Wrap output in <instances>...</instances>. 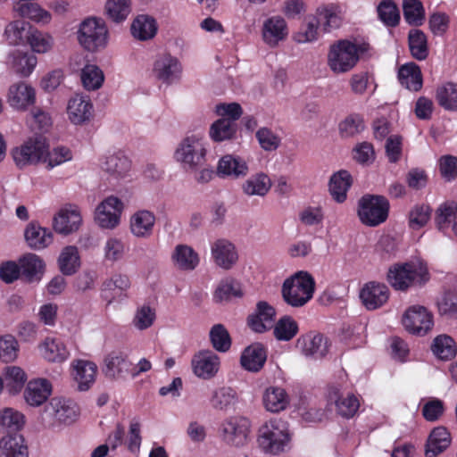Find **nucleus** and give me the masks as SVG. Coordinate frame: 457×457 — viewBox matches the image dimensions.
I'll return each mask as SVG.
<instances>
[{
	"label": "nucleus",
	"instance_id": "1",
	"mask_svg": "<svg viewBox=\"0 0 457 457\" xmlns=\"http://www.w3.org/2000/svg\"><path fill=\"white\" fill-rule=\"evenodd\" d=\"M315 281L307 271H298L287 278L282 285V297L288 305L300 308L313 296Z\"/></svg>",
	"mask_w": 457,
	"mask_h": 457
},
{
	"label": "nucleus",
	"instance_id": "2",
	"mask_svg": "<svg viewBox=\"0 0 457 457\" xmlns=\"http://www.w3.org/2000/svg\"><path fill=\"white\" fill-rule=\"evenodd\" d=\"M290 440L288 425L282 420H270L259 429L258 444L266 453L276 455L284 452Z\"/></svg>",
	"mask_w": 457,
	"mask_h": 457
},
{
	"label": "nucleus",
	"instance_id": "3",
	"mask_svg": "<svg viewBox=\"0 0 457 457\" xmlns=\"http://www.w3.org/2000/svg\"><path fill=\"white\" fill-rule=\"evenodd\" d=\"M369 48L367 44H354L340 40L330 46L328 56L329 68L336 73H345L352 70L359 61L360 54Z\"/></svg>",
	"mask_w": 457,
	"mask_h": 457
},
{
	"label": "nucleus",
	"instance_id": "4",
	"mask_svg": "<svg viewBox=\"0 0 457 457\" xmlns=\"http://www.w3.org/2000/svg\"><path fill=\"white\" fill-rule=\"evenodd\" d=\"M206 143L201 135L186 137L175 151V158L183 167L191 171L202 168L206 162Z\"/></svg>",
	"mask_w": 457,
	"mask_h": 457
},
{
	"label": "nucleus",
	"instance_id": "5",
	"mask_svg": "<svg viewBox=\"0 0 457 457\" xmlns=\"http://www.w3.org/2000/svg\"><path fill=\"white\" fill-rule=\"evenodd\" d=\"M389 207V202L385 196L367 194L358 201L357 214L365 226L377 227L386 220Z\"/></svg>",
	"mask_w": 457,
	"mask_h": 457
},
{
	"label": "nucleus",
	"instance_id": "6",
	"mask_svg": "<svg viewBox=\"0 0 457 457\" xmlns=\"http://www.w3.org/2000/svg\"><path fill=\"white\" fill-rule=\"evenodd\" d=\"M49 145L45 137L35 135L28 138L20 146L12 150V155L15 164L23 169L27 166L37 165L39 162H46L47 148Z\"/></svg>",
	"mask_w": 457,
	"mask_h": 457
},
{
	"label": "nucleus",
	"instance_id": "7",
	"mask_svg": "<svg viewBox=\"0 0 457 457\" xmlns=\"http://www.w3.org/2000/svg\"><path fill=\"white\" fill-rule=\"evenodd\" d=\"M78 38L87 51L96 52L104 48L108 43V29L104 21L95 17L84 20L80 23Z\"/></svg>",
	"mask_w": 457,
	"mask_h": 457
},
{
	"label": "nucleus",
	"instance_id": "8",
	"mask_svg": "<svg viewBox=\"0 0 457 457\" xmlns=\"http://www.w3.org/2000/svg\"><path fill=\"white\" fill-rule=\"evenodd\" d=\"M220 431L225 444L234 447H242L248 442L251 422L247 418L232 416L221 422Z\"/></svg>",
	"mask_w": 457,
	"mask_h": 457
},
{
	"label": "nucleus",
	"instance_id": "9",
	"mask_svg": "<svg viewBox=\"0 0 457 457\" xmlns=\"http://www.w3.org/2000/svg\"><path fill=\"white\" fill-rule=\"evenodd\" d=\"M426 270L420 264L404 263L390 269L387 279L390 285L396 290H406L415 281L424 280Z\"/></svg>",
	"mask_w": 457,
	"mask_h": 457
},
{
	"label": "nucleus",
	"instance_id": "10",
	"mask_svg": "<svg viewBox=\"0 0 457 457\" xmlns=\"http://www.w3.org/2000/svg\"><path fill=\"white\" fill-rule=\"evenodd\" d=\"M402 322L409 333L417 336L426 335L434 325L432 313L420 305L408 308L403 315Z\"/></svg>",
	"mask_w": 457,
	"mask_h": 457
},
{
	"label": "nucleus",
	"instance_id": "11",
	"mask_svg": "<svg viewBox=\"0 0 457 457\" xmlns=\"http://www.w3.org/2000/svg\"><path fill=\"white\" fill-rule=\"evenodd\" d=\"M124 204L116 196H109L103 200L96 209L95 220L97 225L105 229L115 228L120 221Z\"/></svg>",
	"mask_w": 457,
	"mask_h": 457
},
{
	"label": "nucleus",
	"instance_id": "12",
	"mask_svg": "<svg viewBox=\"0 0 457 457\" xmlns=\"http://www.w3.org/2000/svg\"><path fill=\"white\" fill-rule=\"evenodd\" d=\"M46 411L59 424L70 425L79 417V409L77 403L62 396L53 397L48 403Z\"/></svg>",
	"mask_w": 457,
	"mask_h": 457
},
{
	"label": "nucleus",
	"instance_id": "13",
	"mask_svg": "<svg viewBox=\"0 0 457 457\" xmlns=\"http://www.w3.org/2000/svg\"><path fill=\"white\" fill-rule=\"evenodd\" d=\"M82 223L79 208L77 205L67 204L54 215L53 228L61 235H70L76 232Z\"/></svg>",
	"mask_w": 457,
	"mask_h": 457
},
{
	"label": "nucleus",
	"instance_id": "14",
	"mask_svg": "<svg viewBox=\"0 0 457 457\" xmlns=\"http://www.w3.org/2000/svg\"><path fill=\"white\" fill-rule=\"evenodd\" d=\"M288 33L287 23L279 15L267 18L261 28L262 39L270 48L277 47L280 42L285 41Z\"/></svg>",
	"mask_w": 457,
	"mask_h": 457
},
{
	"label": "nucleus",
	"instance_id": "15",
	"mask_svg": "<svg viewBox=\"0 0 457 457\" xmlns=\"http://www.w3.org/2000/svg\"><path fill=\"white\" fill-rule=\"evenodd\" d=\"M219 356L210 350L200 351L191 361L194 374L203 379L213 378L220 369Z\"/></svg>",
	"mask_w": 457,
	"mask_h": 457
},
{
	"label": "nucleus",
	"instance_id": "16",
	"mask_svg": "<svg viewBox=\"0 0 457 457\" xmlns=\"http://www.w3.org/2000/svg\"><path fill=\"white\" fill-rule=\"evenodd\" d=\"M214 263L225 270L232 269L238 261V253L233 243L225 238L215 240L211 245Z\"/></svg>",
	"mask_w": 457,
	"mask_h": 457
},
{
	"label": "nucleus",
	"instance_id": "17",
	"mask_svg": "<svg viewBox=\"0 0 457 457\" xmlns=\"http://www.w3.org/2000/svg\"><path fill=\"white\" fill-rule=\"evenodd\" d=\"M153 73L162 83L171 84L179 78L181 66L177 58L162 54L155 60Z\"/></svg>",
	"mask_w": 457,
	"mask_h": 457
},
{
	"label": "nucleus",
	"instance_id": "18",
	"mask_svg": "<svg viewBox=\"0 0 457 457\" xmlns=\"http://www.w3.org/2000/svg\"><path fill=\"white\" fill-rule=\"evenodd\" d=\"M360 297L368 310H376L387 302L389 289L383 283L371 281L364 285L361 290Z\"/></svg>",
	"mask_w": 457,
	"mask_h": 457
},
{
	"label": "nucleus",
	"instance_id": "19",
	"mask_svg": "<svg viewBox=\"0 0 457 457\" xmlns=\"http://www.w3.org/2000/svg\"><path fill=\"white\" fill-rule=\"evenodd\" d=\"M53 386L46 378H35L28 382L23 396L25 402L32 407L45 403L52 394Z\"/></svg>",
	"mask_w": 457,
	"mask_h": 457
},
{
	"label": "nucleus",
	"instance_id": "20",
	"mask_svg": "<svg viewBox=\"0 0 457 457\" xmlns=\"http://www.w3.org/2000/svg\"><path fill=\"white\" fill-rule=\"evenodd\" d=\"M71 368V375L78 385V390H88L96 381L97 366L89 361L76 360L72 361Z\"/></svg>",
	"mask_w": 457,
	"mask_h": 457
},
{
	"label": "nucleus",
	"instance_id": "21",
	"mask_svg": "<svg viewBox=\"0 0 457 457\" xmlns=\"http://www.w3.org/2000/svg\"><path fill=\"white\" fill-rule=\"evenodd\" d=\"M302 353L313 359H321L328 352V342L327 337L321 334L309 333L300 337L297 341Z\"/></svg>",
	"mask_w": 457,
	"mask_h": 457
},
{
	"label": "nucleus",
	"instance_id": "22",
	"mask_svg": "<svg viewBox=\"0 0 457 457\" xmlns=\"http://www.w3.org/2000/svg\"><path fill=\"white\" fill-rule=\"evenodd\" d=\"M67 113L73 124H83L92 117L93 104L87 97L76 95L68 102Z\"/></svg>",
	"mask_w": 457,
	"mask_h": 457
},
{
	"label": "nucleus",
	"instance_id": "23",
	"mask_svg": "<svg viewBox=\"0 0 457 457\" xmlns=\"http://www.w3.org/2000/svg\"><path fill=\"white\" fill-rule=\"evenodd\" d=\"M37 63V57L21 50H13L6 57V64L10 70L21 77L29 76Z\"/></svg>",
	"mask_w": 457,
	"mask_h": 457
},
{
	"label": "nucleus",
	"instance_id": "24",
	"mask_svg": "<svg viewBox=\"0 0 457 457\" xmlns=\"http://www.w3.org/2000/svg\"><path fill=\"white\" fill-rule=\"evenodd\" d=\"M267 360V352L265 347L255 343L247 346L240 356V364L242 368L249 372H259L264 366Z\"/></svg>",
	"mask_w": 457,
	"mask_h": 457
},
{
	"label": "nucleus",
	"instance_id": "25",
	"mask_svg": "<svg viewBox=\"0 0 457 457\" xmlns=\"http://www.w3.org/2000/svg\"><path fill=\"white\" fill-rule=\"evenodd\" d=\"M155 215L148 210L134 212L129 220V230L137 238H147L153 234Z\"/></svg>",
	"mask_w": 457,
	"mask_h": 457
},
{
	"label": "nucleus",
	"instance_id": "26",
	"mask_svg": "<svg viewBox=\"0 0 457 457\" xmlns=\"http://www.w3.org/2000/svg\"><path fill=\"white\" fill-rule=\"evenodd\" d=\"M174 267L182 271L194 270L200 262L198 253L189 245H177L170 255Z\"/></svg>",
	"mask_w": 457,
	"mask_h": 457
},
{
	"label": "nucleus",
	"instance_id": "27",
	"mask_svg": "<svg viewBox=\"0 0 457 457\" xmlns=\"http://www.w3.org/2000/svg\"><path fill=\"white\" fill-rule=\"evenodd\" d=\"M36 100L35 89L25 82L12 85L8 92L10 105L17 110H25Z\"/></svg>",
	"mask_w": 457,
	"mask_h": 457
},
{
	"label": "nucleus",
	"instance_id": "28",
	"mask_svg": "<svg viewBox=\"0 0 457 457\" xmlns=\"http://www.w3.org/2000/svg\"><path fill=\"white\" fill-rule=\"evenodd\" d=\"M103 372L108 378L119 379L129 371L131 363L127 354L120 351H113L107 354L104 360Z\"/></svg>",
	"mask_w": 457,
	"mask_h": 457
},
{
	"label": "nucleus",
	"instance_id": "29",
	"mask_svg": "<svg viewBox=\"0 0 457 457\" xmlns=\"http://www.w3.org/2000/svg\"><path fill=\"white\" fill-rule=\"evenodd\" d=\"M317 21L325 32L338 29L344 20V11L338 4H329L317 8Z\"/></svg>",
	"mask_w": 457,
	"mask_h": 457
},
{
	"label": "nucleus",
	"instance_id": "30",
	"mask_svg": "<svg viewBox=\"0 0 457 457\" xmlns=\"http://www.w3.org/2000/svg\"><path fill=\"white\" fill-rule=\"evenodd\" d=\"M275 309L266 302L257 303L256 313L248 317V325L255 332L262 333L273 327Z\"/></svg>",
	"mask_w": 457,
	"mask_h": 457
},
{
	"label": "nucleus",
	"instance_id": "31",
	"mask_svg": "<svg viewBox=\"0 0 457 457\" xmlns=\"http://www.w3.org/2000/svg\"><path fill=\"white\" fill-rule=\"evenodd\" d=\"M13 11L21 17L31 20L37 23L48 24L52 15L41 6L30 1H17L13 4Z\"/></svg>",
	"mask_w": 457,
	"mask_h": 457
},
{
	"label": "nucleus",
	"instance_id": "32",
	"mask_svg": "<svg viewBox=\"0 0 457 457\" xmlns=\"http://www.w3.org/2000/svg\"><path fill=\"white\" fill-rule=\"evenodd\" d=\"M41 355L49 362L61 363L70 355L65 345L59 339L46 337L39 345Z\"/></svg>",
	"mask_w": 457,
	"mask_h": 457
},
{
	"label": "nucleus",
	"instance_id": "33",
	"mask_svg": "<svg viewBox=\"0 0 457 457\" xmlns=\"http://www.w3.org/2000/svg\"><path fill=\"white\" fill-rule=\"evenodd\" d=\"M436 224L439 230L446 231L452 228L457 236V204L448 201L442 204L436 212Z\"/></svg>",
	"mask_w": 457,
	"mask_h": 457
},
{
	"label": "nucleus",
	"instance_id": "34",
	"mask_svg": "<svg viewBox=\"0 0 457 457\" xmlns=\"http://www.w3.org/2000/svg\"><path fill=\"white\" fill-rule=\"evenodd\" d=\"M352 183V176L347 170H341L334 173L328 184V190L332 198L337 203H344L346 200L347 191Z\"/></svg>",
	"mask_w": 457,
	"mask_h": 457
},
{
	"label": "nucleus",
	"instance_id": "35",
	"mask_svg": "<svg viewBox=\"0 0 457 457\" xmlns=\"http://www.w3.org/2000/svg\"><path fill=\"white\" fill-rule=\"evenodd\" d=\"M262 402L268 411L279 412L288 406L289 396L284 388L270 386L263 393Z\"/></svg>",
	"mask_w": 457,
	"mask_h": 457
},
{
	"label": "nucleus",
	"instance_id": "36",
	"mask_svg": "<svg viewBox=\"0 0 457 457\" xmlns=\"http://www.w3.org/2000/svg\"><path fill=\"white\" fill-rule=\"evenodd\" d=\"M451 444L449 432L443 427L436 428L430 433L425 450L426 457H436Z\"/></svg>",
	"mask_w": 457,
	"mask_h": 457
},
{
	"label": "nucleus",
	"instance_id": "37",
	"mask_svg": "<svg viewBox=\"0 0 457 457\" xmlns=\"http://www.w3.org/2000/svg\"><path fill=\"white\" fill-rule=\"evenodd\" d=\"M0 457H28L22 436L13 433L4 436L0 440Z\"/></svg>",
	"mask_w": 457,
	"mask_h": 457
},
{
	"label": "nucleus",
	"instance_id": "38",
	"mask_svg": "<svg viewBox=\"0 0 457 457\" xmlns=\"http://www.w3.org/2000/svg\"><path fill=\"white\" fill-rule=\"evenodd\" d=\"M25 239L30 248L41 250L53 242V234L39 225L30 223L25 230Z\"/></svg>",
	"mask_w": 457,
	"mask_h": 457
},
{
	"label": "nucleus",
	"instance_id": "39",
	"mask_svg": "<svg viewBox=\"0 0 457 457\" xmlns=\"http://www.w3.org/2000/svg\"><path fill=\"white\" fill-rule=\"evenodd\" d=\"M29 23L17 20L9 22L4 29V36L12 46H24L29 39V34L33 29Z\"/></svg>",
	"mask_w": 457,
	"mask_h": 457
},
{
	"label": "nucleus",
	"instance_id": "40",
	"mask_svg": "<svg viewBox=\"0 0 457 457\" xmlns=\"http://www.w3.org/2000/svg\"><path fill=\"white\" fill-rule=\"evenodd\" d=\"M130 166L131 163L128 157L118 153L107 156L102 168L112 178L118 179L128 175Z\"/></svg>",
	"mask_w": 457,
	"mask_h": 457
},
{
	"label": "nucleus",
	"instance_id": "41",
	"mask_svg": "<svg viewBox=\"0 0 457 457\" xmlns=\"http://www.w3.org/2000/svg\"><path fill=\"white\" fill-rule=\"evenodd\" d=\"M271 180L263 172L251 176L242 184V191L248 196H264L271 187Z\"/></svg>",
	"mask_w": 457,
	"mask_h": 457
},
{
	"label": "nucleus",
	"instance_id": "42",
	"mask_svg": "<svg viewBox=\"0 0 457 457\" xmlns=\"http://www.w3.org/2000/svg\"><path fill=\"white\" fill-rule=\"evenodd\" d=\"M398 79L409 90L419 91L422 87L421 71L414 62L406 63L399 69Z\"/></svg>",
	"mask_w": 457,
	"mask_h": 457
},
{
	"label": "nucleus",
	"instance_id": "43",
	"mask_svg": "<svg viewBox=\"0 0 457 457\" xmlns=\"http://www.w3.org/2000/svg\"><path fill=\"white\" fill-rule=\"evenodd\" d=\"M248 172L246 162L232 155H225L220 159L218 165V173L222 177L228 176L232 178L244 177Z\"/></svg>",
	"mask_w": 457,
	"mask_h": 457
},
{
	"label": "nucleus",
	"instance_id": "44",
	"mask_svg": "<svg viewBox=\"0 0 457 457\" xmlns=\"http://www.w3.org/2000/svg\"><path fill=\"white\" fill-rule=\"evenodd\" d=\"M157 32L155 20L149 15H138L131 24V33L135 38L148 40L153 38Z\"/></svg>",
	"mask_w": 457,
	"mask_h": 457
},
{
	"label": "nucleus",
	"instance_id": "45",
	"mask_svg": "<svg viewBox=\"0 0 457 457\" xmlns=\"http://www.w3.org/2000/svg\"><path fill=\"white\" fill-rule=\"evenodd\" d=\"M58 265L63 275L71 276L76 273L80 266L78 248L74 245L65 246L59 255Z\"/></svg>",
	"mask_w": 457,
	"mask_h": 457
},
{
	"label": "nucleus",
	"instance_id": "46",
	"mask_svg": "<svg viewBox=\"0 0 457 457\" xmlns=\"http://www.w3.org/2000/svg\"><path fill=\"white\" fill-rule=\"evenodd\" d=\"M26 45L29 46L33 53L46 54L53 49L54 39L49 33L41 31L34 27L29 34Z\"/></svg>",
	"mask_w": 457,
	"mask_h": 457
},
{
	"label": "nucleus",
	"instance_id": "47",
	"mask_svg": "<svg viewBox=\"0 0 457 457\" xmlns=\"http://www.w3.org/2000/svg\"><path fill=\"white\" fill-rule=\"evenodd\" d=\"M237 130V125L231 120L220 118L214 121L210 128V137L215 142L232 139Z\"/></svg>",
	"mask_w": 457,
	"mask_h": 457
},
{
	"label": "nucleus",
	"instance_id": "48",
	"mask_svg": "<svg viewBox=\"0 0 457 457\" xmlns=\"http://www.w3.org/2000/svg\"><path fill=\"white\" fill-rule=\"evenodd\" d=\"M329 400H335L338 414L347 419L353 417L360 407L355 395L348 394L346 396H339L337 390L330 392Z\"/></svg>",
	"mask_w": 457,
	"mask_h": 457
},
{
	"label": "nucleus",
	"instance_id": "49",
	"mask_svg": "<svg viewBox=\"0 0 457 457\" xmlns=\"http://www.w3.org/2000/svg\"><path fill=\"white\" fill-rule=\"evenodd\" d=\"M21 274L32 281L37 275L42 274L45 264L42 259L35 253H26L19 260Z\"/></svg>",
	"mask_w": 457,
	"mask_h": 457
},
{
	"label": "nucleus",
	"instance_id": "50",
	"mask_svg": "<svg viewBox=\"0 0 457 457\" xmlns=\"http://www.w3.org/2000/svg\"><path fill=\"white\" fill-rule=\"evenodd\" d=\"M408 39L412 57L420 61L425 60L428 55L426 35L420 29H411Z\"/></svg>",
	"mask_w": 457,
	"mask_h": 457
},
{
	"label": "nucleus",
	"instance_id": "51",
	"mask_svg": "<svg viewBox=\"0 0 457 457\" xmlns=\"http://www.w3.org/2000/svg\"><path fill=\"white\" fill-rule=\"evenodd\" d=\"M27 376L18 366H9L5 369L4 385L10 394H17L24 386Z\"/></svg>",
	"mask_w": 457,
	"mask_h": 457
},
{
	"label": "nucleus",
	"instance_id": "52",
	"mask_svg": "<svg viewBox=\"0 0 457 457\" xmlns=\"http://www.w3.org/2000/svg\"><path fill=\"white\" fill-rule=\"evenodd\" d=\"M438 104L448 111H457V84L447 82L436 90Z\"/></svg>",
	"mask_w": 457,
	"mask_h": 457
},
{
	"label": "nucleus",
	"instance_id": "53",
	"mask_svg": "<svg viewBox=\"0 0 457 457\" xmlns=\"http://www.w3.org/2000/svg\"><path fill=\"white\" fill-rule=\"evenodd\" d=\"M81 81L87 90H96L101 87L104 76L103 71L95 64H87L81 71Z\"/></svg>",
	"mask_w": 457,
	"mask_h": 457
},
{
	"label": "nucleus",
	"instance_id": "54",
	"mask_svg": "<svg viewBox=\"0 0 457 457\" xmlns=\"http://www.w3.org/2000/svg\"><path fill=\"white\" fill-rule=\"evenodd\" d=\"M20 345L16 337L11 334L0 337V361L9 363L14 361L19 355Z\"/></svg>",
	"mask_w": 457,
	"mask_h": 457
},
{
	"label": "nucleus",
	"instance_id": "55",
	"mask_svg": "<svg viewBox=\"0 0 457 457\" xmlns=\"http://www.w3.org/2000/svg\"><path fill=\"white\" fill-rule=\"evenodd\" d=\"M403 11L405 21L411 24L421 25L425 19V10L420 0H403Z\"/></svg>",
	"mask_w": 457,
	"mask_h": 457
},
{
	"label": "nucleus",
	"instance_id": "56",
	"mask_svg": "<svg viewBox=\"0 0 457 457\" xmlns=\"http://www.w3.org/2000/svg\"><path fill=\"white\" fill-rule=\"evenodd\" d=\"M237 400V393L231 387H220L213 391L210 399L212 406L216 410H227Z\"/></svg>",
	"mask_w": 457,
	"mask_h": 457
},
{
	"label": "nucleus",
	"instance_id": "57",
	"mask_svg": "<svg viewBox=\"0 0 457 457\" xmlns=\"http://www.w3.org/2000/svg\"><path fill=\"white\" fill-rule=\"evenodd\" d=\"M432 351L438 358L449 360L455 356L456 346L452 337L446 335H440L434 339Z\"/></svg>",
	"mask_w": 457,
	"mask_h": 457
},
{
	"label": "nucleus",
	"instance_id": "58",
	"mask_svg": "<svg viewBox=\"0 0 457 457\" xmlns=\"http://www.w3.org/2000/svg\"><path fill=\"white\" fill-rule=\"evenodd\" d=\"M377 10L378 17L384 24L388 27H395L398 25L400 21V12L394 1H381Z\"/></svg>",
	"mask_w": 457,
	"mask_h": 457
},
{
	"label": "nucleus",
	"instance_id": "59",
	"mask_svg": "<svg viewBox=\"0 0 457 457\" xmlns=\"http://www.w3.org/2000/svg\"><path fill=\"white\" fill-rule=\"evenodd\" d=\"M298 332L296 321L290 316H284L274 326V336L278 340L289 341Z\"/></svg>",
	"mask_w": 457,
	"mask_h": 457
},
{
	"label": "nucleus",
	"instance_id": "60",
	"mask_svg": "<svg viewBox=\"0 0 457 457\" xmlns=\"http://www.w3.org/2000/svg\"><path fill=\"white\" fill-rule=\"evenodd\" d=\"M105 12L114 22L124 21L130 12L129 0H108L105 4Z\"/></svg>",
	"mask_w": 457,
	"mask_h": 457
},
{
	"label": "nucleus",
	"instance_id": "61",
	"mask_svg": "<svg viewBox=\"0 0 457 457\" xmlns=\"http://www.w3.org/2000/svg\"><path fill=\"white\" fill-rule=\"evenodd\" d=\"M210 340L213 348L225 353L231 346L230 336L222 324L214 325L210 331Z\"/></svg>",
	"mask_w": 457,
	"mask_h": 457
},
{
	"label": "nucleus",
	"instance_id": "62",
	"mask_svg": "<svg viewBox=\"0 0 457 457\" xmlns=\"http://www.w3.org/2000/svg\"><path fill=\"white\" fill-rule=\"evenodd\" d=\"M24 423V416L12 408H4L0 411V428L10 431L19 430Z\"/></svg>",
	"mask_w": 457,
	"mask_h": 457
},
{
	"label": "nucleus",
	"instance_id": "63",
	"mask_svg": "<svg viewBox=\"0 0 457 457\" xmlns=\"http://www.w3.org/2000/svg\"><path fill=\"white\" fill-rule=\"evenodd\" d=\"M365 129L364 120L359 114H353L346 117L339 124V132L343 137H353Z\"/></svg>",
	"mask_w": 457,
	"mask_h": 457
},
{
	"label": "nucleus",
	"instance_id": "64",
	"mask_svg": "<svg viewBox=\"0 0 457 457\" xmlns=\"http://www.w3.org/2000/svg\"><path fill=\"white\" fill-rule=\"evenodd\" d=\"M437 309L440 315L454 317L457 315V292L449 290L437 301Z\"/></svg>",
	"mask_w": 457,
	"mask_h": 457
}]
</instances>
